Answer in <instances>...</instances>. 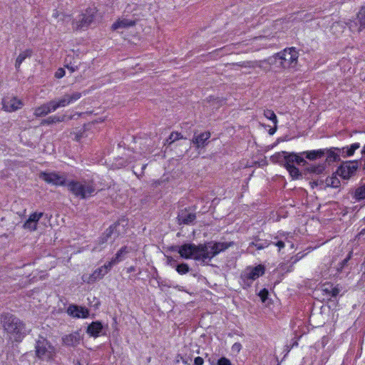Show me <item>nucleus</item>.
<instances>
[{
  "label": "nucleus",
  "instance_id": "f257e3e1",
  "mask_svg": "<svg viewBox=\"0 0 365 365\" xmlns=\"http://www.w3.org/2000/svg\"><path fill=\"white\" fill-rule=\"evenodd\" d=\"M68 190L76 197L81 200L87 199L93 195L96 192L93 181L68 180L66 185Z\"/></svg>",
  "mask_w": 365,
  "mask_h": 365
},
{
  "label": "nucleus",
  "instance_id": "f03ea898",
  "mask_svg": "<svg viewBox=\"0 0 365 365\" xmlns=\"http://www.w3.org/2000/svg\"><path fill=\"white\" fill-rule=\"evenodd\" d=\"M298 58V51L294 47L284 48L273 56L274 63L279 64L284 69L295 68Z\"/></svg>",
  "mask_w": 365,
  "mask_h": 365
},
{
  "label": "nucleus",
  "instance_id": "7ed1b4c3",
  "mask_svg": "<svg viewBox=\"0 0 365 365\" xmlns=\"http://www.w3.org/2000/svg\"><path fill=\"white\" fill-rule=\"evenodd\" d=\"M265 272V267L263 264L247 267L240 275V284L245 289L252 287L253 282Z\"/></svg>",
  "mask_w": 365,
  "mask_h": 365
},
{
  "label": "nucleus",
  "instance_id": "20e7f679",
  "mask_svg": "<svg viewBox=\"0 0 365 365\" xmlns=\"http://www.w3.org/2000/svg\"><path fill=\"white\" fill-rule=\"evenodd\" d=\"M35 349L37 357L43 361H51L56 355L55 346L46 338L41 336L36 341Z\"/></svg>",
  "mask_w": 365,
  "mask_h": 365
},
{
  "label": "nucleus",
  "instance_id": "39448f33",
  "mask_svg": "<svg viewBox=\"0 0 365 365\" xmlns=\"http://www.w3.org/2000/svg\"><path fill=\"white\" fill-rule=\"evenodd\" d=\"M205 250L202 244L185 243L178 247V252L183 259H193L195 261H202V252Z\"/></svg>",
  "mask_w": 365,
  "mask_h": 365
},
{
  "label": "nucleus",
  "instance_id": "423d86ee",
  "mask_svg": "<svg viewBox=\"0 0 365 365\" xmlns=\"http://www.w3.org/2000/svg\"><path fill=\"white\" fill-rule=\"evenodd\" d=\"M232 242H206L202 243V247L205 250L202 252V255L205 257H202V262L206 261L207 259L210 260L214 257L217 255L221 252H223L228 249L231 245Z\"/></svg>",
  "mask_w": 365,
  "mask_h": 365
},
{
  "label": "nucleus",
  "instance_id": "0eeeda50",
  "mask_svg": "<svg viewBox=\"0 0 365 365\" xmlns=\"http://www.w3.org/2000/svg\"><path fill=\"white\" fill-rule=\"evenodd\" d=\"M1 323L4 330L11 334H14L16 341H21V324L18 319L12 315L5 314L1 317Z\"/></svg>",
  "mask_w": 365,
  "mask_h": 365
},
{
  "label": "nucleus",
  "instance_id": "6e6552de",
  "mask_svg": "<svg viewBox=\"0 0 365 365\" xmlns=\"http://www.w3.org/2000/svg\"><path fill=\"white\" fill-rule=\"evenodd\" d=\"M39 178L48 184L55 186H66L68 181L65 175H59L56 172H41Z\"/></svg>",
  "mask_w": 365,
  "mask_h": 365
},
{
  "label": "nucleus",
  "instance_id": "1a4fd4ad",
  "mask_svg": "<svg viewBox=\"0 0 365 365\" xmlns=\"http://www.w3.org/2000/svg\"><path fill=\"white\" fill-rule=\"evenodd\" d=\"M120 222H125V226L128 225V220L125 219L124 217H122L115 222L113 224L110 225L99 237L98 243L100 245L106 243L113 235H115L116 237L120 235V231L118 228L120 226Z\"/></svg>",
  "mask_w": 365,
  "mask_h": 365
},
{
  "label": "nucleus",
  "instance_id": "9d476101",
  "mask_svg": "<svg viewBox=\"0 0 365 365\" xmlns=\"http://www.w3.org/2000/svg\"><path fill=\"white\" fill-rule=\"evenodd\" d=\"M359 167L356 160L346 161L337 169V173L344 179H349L354 175Z\"/></svg>",
  "mask_w": 365,
  "mask_h": 365
},
{
  "label": "nucleus",
  "instance_id": "9b49d317",
  "mask_svg": "<svg viewBox=\"0 0 365 365\" xmlns=\"http://www.w3.org/2000/svg\"><path fill=\"white\" fill-rule=\"evenodd\" d=\"M82 97L80 92H74L72 94H66L58 101H52L53 108L57 110L58 108L65 107L69 104L73 103Z\"/></svg>",
  "mask_w": 365,
  "mask_h": 365
},
{
  "label": "nucleus",
  "instance_id": "f8f14e48",
  "mask_svg": "<svg viewBox=\"0 0 365 365\" xmlns=\"http://www.w3.org/2000/svg\"><path fill=\"white\" fill-rule=\"evenodd\" d=\"M66 313L69 316L76 319H87L89 317L88 309L73 304L68 307Z\"/></svg>",
  "mask_w": 365,
  "mask_h": 365
},
{
  "label": "nucleus",
  "instance_id": "ddd939ff",
  "mask_svg": "<svg viewBox=\"0 0 365 365\" xmlns=\"http://www.w3.org/2000/svg\"><path fill=\"white\" fill-rule=\"evenodd\" d=\"M196 217V213L195 212H190V208L186 207L179 212L177 219L178 224L181 225L193 223Z\"/></svg>",
  "mask_w": 365,
  "mask_h": 365
},
{
  "label": "nucleus",
  "instance_id": "4468645a",
  "mask_svg": "<svg viewBox=\"0 0 365 365\" xmlns=\"http://www.w3.org/2000/svg\"><path fill=\"white\" fill-rule=\"evenodd\" d=\"M82 336L78 331L66 334L62 336V344L65 346L76 347L82 341Z\"/></svg>",
  "mask_w": 365,
  "mask_h": 365
},
{
  "label": "nucleus",
  "instance_id": "2eb2a0df",
  "mask_svg": "<svg viewBox=\"0 0 365 365\" xmlns=\"http://www.w3.org/2000/svg\"><path fill=\"white\" fill-rule=\"evenodd\" d=\"M282 154L284 155V163L285 168H289V166H295L294 163L301 165L306 163L304 159L297 153L283 151Z\"/></svg>",
  "mask_w": 365,
  "mask_h": 365
},
{
  "label": "nucleus",
  "instance_id": "dca6fc26",
  "mask_svg": "<svg viewBox=\"0 0 365 365\" xmlns=\"http://www.w3.org/2000/svg\"><path fill=\"white\" fill-rule=\"evenodd\" d=\"M2 105L6 111L13 112L20 108L21 102L15 96H8L3 98Z\"/></svg>",
  "mask_w": 365,
  "mask_h": 365
},
{
  "label": "nucleus",
  "instance_id": "f3484780",
  "mask_svg": "<svg viewBox=\"0 0 365 365\" xmlns=\"http://www.w3.org/2000/svg\"><path fill=\"white\" fill-rule=\"evenodd\" d=\"M103 326L101 321L92 322L86 328V333L91 337L97 338L101 335H105L102 333Z\"/></svg>",
  "mask_w": 365,
  "mask_h": 365
},
{
  "label": "nucleus",
  "instance_id": "a211bd4d",
  "mask_svg": "<svg viewBox=\"0 0 365 365\" xmlns=\"http://www.w3.org/2000/svg\"><path fill=\"white\" fill-rule=\"evenodd\" d=\"M135 24H112L111 30L112 31H118L120 29V31H119L122 37L124 39H128V41H130L129 38V34L134 32V26Z\"/></svg>",
  "mask_w": 365,
  "mask_h": 365
},
{
  "label": "nucleus",
  "instance_id": "6ab92c4d",
  "mask_svg": "<svg viewBox=\"0 0 365 365\" xmlns=\"http://www.w3.org/2000/svg\"><path fill=\"white\" fill-rule=\"evenodd\" d=\"M43 215V212H35L32 213L28 220L24 222V229H29L30 231L36 230L38 222Z\"/></svg>",
  "mask_w": 365,
  "mask_h": 365
},
{
  "label": "nucleus",
  "instance_id": "aec40b11",
  "mask_svg": "<svg viewBox=\"0 0 365 365\" xmlns=\"http://www.w3.org/2000/svg\"><path fill=\"white\" fill-rule=\"evenodd\" d=\"M55 110H56L53 108V103L52 101H50L36 108L34 113L36 117H42Z\"/></svg>",
  "mask_w": 365,
  "mask_h": 365
},
{
  "label": "nucleus",
  "instance_id": "412c9836",
  "mask_svg": "<svg viewBox=\"0 0 365 365\" xmlns=\"http://www.w3.org/2000/svg\"><path fill=\"white\" fill-rule=\"evenodd\" d=\"M322 291L329 299L336 297L339 293V289L331 282H325L321 286Z\"/></svg>",
  "mask_w": 365,
  "mask_h": 365
},
{
  "label": "nucleus",
  "instance_id": "4be33fe9",
  "mask_svg": "<svg viewBox=\"0 0 365 365\" xmlns=\"http://www.w3.org/2000/svg\"><path fill=\"white\" fill-rule=\"evenodd\" d=\"M288 234L285 232H279L278 235L273 237L274 242H270L271 244L278 247V251L280 252L285 247V242L287 240Z\"/></svg>",
  "mask_w": 365,
  "mask_h": 365
},
{
  "label": "nucleus",
  "instance_id": "5701e85b",
  "mask_svg": "<svg viewBox=\"0 0 365 365\" xmlns=\"http://www.w3.org/2000/svg\"><path fill=\"white\" fill-rule=\"evenodd\" d=\"M97 10L96 7L88 8L84 13L82 14V19L78 23H93L96 21V15Z\"/></svg>",
  "mask_w": 365,
  "mask_h": 365
},
{
  "label": "nucleus",
  "instance_id": "b1692460",
  "mask_svg": "<svg viewBox=\"0 0 365 365\" xmlns=\"http://www.w3.org/2000/svg\"><path fill=\"white\" fill-rule=\"evenodd\" d=\"M327 160L329 162H338L340 160L339 148L331 147L330 148H324Z\"/></svg>",
  "mask_w": 365,
  "mask_h": 365
},
{
  "label": "nucleus",
  "instance_id": "393cba45",
  "mask_svg": "<svg viewBox=\"0 0 365 365\" xmlns=\"http://www.w3.org/2000/svg\"><path fill=\"white\" fill-rule=\"evenodd\" d=\"M211 133L209 131L201 133L199 135H195L192 139V143L199 148L204 147L206 141L210 138Z\"/></svg>",
  "mask_w": 365,
  "mask_h": 365
},
{
  "label": "nucleus",
  "instance_id": "a878e982",
  "mask_svg": "<svg viewBox=\"0 0 365 365\" xmlns=\"http://www.w3.org/2000/svg\"><path fill=\"white\" fill-rule=\"evenodd\" d=\"M301 155H304L305 158L309 160H315L320 159L325 155V151L323 149L312 150L304 151L300 153Z\"/></svg>",
  "mask_w": 365,
  "mask_h": 365
},
{
  "label": "nucleus",
  "instance_id": "bb28decb",
  "mask_svg": "<svg viewBox=\"0 0 365 365\" xmlns=\"http://www.w3.org/2000/svg\"><path fill=\"white\" fill-rule=\"evenodd\" d=\"M360 148L359 143H354L351 145L339 148L340 155L344 158L352 156L355 151Z\"/></svg>",
  "mask_w": 365,
  "mask_h": 365
},
{
  "label": "nucleus",
  "instance_id": "cd10ccee",
  "mask_svg": "<svg viewBox=\"0 0 365 365\" xmlns=\"http://www.w3.org/2000/svg\"><path fill=\"white\" fill-rule=\"evenodd\" d=\"M107 274L105 267H101L97 268L93 271V272L90 275L88 282H93L98 279H101L103 277Z\"/></svg>",
  "mask_w": 365,
  "mask_h": 365
},
{
  "label": "nucleus",
  "instance_id": "c85d7f7f",
  "mask_svg": "<svg viewBox=\"0 0 365 365\" xmlns=\"http://www.w3.org/2000/svg\"><path fill=\"white\" fill-rule=\"evenodd\" d=\"M65 119H66L65 115H54L49 116L46 119L42 120L41 122V125H52V124H54L56 123L63 122L65 120Z\"/></svg>",
  "mask_w": 365,
  "mask_h": 365
},
{
  "label": "nucleus",
  "instance_id": "c756f323",
  "mask_svg": "<svg viewBox=\"0 0 365 365\" xmlns=\"http://www.w3.org/2000/svg\"><path fill=\"white\" fill-rule=\"evenodd\" d=\"M130 252V248L127 246H123L120 248V250L115 253V256L113 257L117 263L123 261L126 255Z\"/></svg>",
  "mask_w": 365,
  "mask_h": 365
},
{
  "label": "nucleus",
  "instance_id": "7c9ffc66",
  "mask_svg": "<svg viewBox=\"0 0 365 365\" xmlns=\"http://www.w3.org/2000/svg\"><path fill=\"white\" fill-rule=\"evenodd\" d=\"M270 245H271V242H269L268 240H261L259 239H257L255 242H252L250 244V247L254 246L255 247H256V249L257 250H261L268 247Z\"/></svg>",
  "mask_w": 365,
  "mask_h": 365
},
{
  "label": "nucleus",
  "instance_id": "2f4dec72",
  "mask_svg": "<svg viewBox=\"0 0 365 365\" xmlns=\"http://www.w3.org/2000/svg\"><path fill=\"white\" fill-rule=\"evenodd\" d=\"M264 115L266 118L270 120L274 125H277L278 120L276 114L272 110L266 109L264 110Z\"/></svg>",
  "mask_w": 365,
  "mask_h": 365
},
{
  "label": "nucleus",
  "instance_id": "473e14b6",
  "mask_svg": "<svg viewBox=\"0 0 365 365\" xmlns=\"http://www.w3.org/2000/svg\"><path fill=\"white\" fill-rule=\"evenodd\" d=\"M354 197L357 200L365 199V185L359 187L355 190Z\"/></svg>",
  "mask_w": 365,
  "mask_h": 365
},
{
  "label": "nucleus",
  "instance_id": "72a5a7b5",
  "mask_svg": "<svg viewBox=\"0 0 365 365\" xmlns=\"http://www.w3.org/2000/svg\"><path fill=\"white\" fill-rule=\"evenodd\" d=\"M286 169L293 179H298L299 176H301V173L296 166H289V168H286Z\"/></svg>",
  "mask_w": 365,
  "mask_h": 365
},
{
  "label": "nucleus",
  "instance_id": "f704fd0d",
  "mask_svg": "<svg viewBox=\"0 0 365 365\" xmlns=\"http://www.w3.org/2000/svg\"><path fill=\"white\" fill-rule=\"evenodd\" d=\"M85 127L81 128L78 131L71 133V135H74V140L79 142L82 138L86 137Z\"/></svg>",
  "mask_w": 365,
  "mask_h": 365
},
{
  "label": "nucleus",
  "instance_id": "c9c22d12",
  "mask_svg": "<svg viewBox=\"0 0 365 365\" xmlns=\"http://www.w3.org/2000/svg\"><path fill=\"white\" fill-rule=\"evenodd\" d=\"M176 271L179 274H185L190 271V267L186 263H181L176 267Z\"/></svg>",
  "mask_w": 365,
  "mask_h": 365
},
{
  "label": "nucleus",
  "instance_id": "e433bc0d",
  "mask_svg": "<svg viewBox=\"0 0 365 365\" xmlns=\"http://www.w3.org/2000/svg\"><path fill=\"white\" fill-rule=\"evenodd\" d=\"M183 138V136L182 135L179 133V132H172L170 133V135H169V138L167 140L168 141H169V143H174L175 141L178 140H180V139H182Z\"/></svg>",
  "mask_w": 365,
  "mask_h": 365
},
{
  "label": "nucleus",
  "instance_id": "4c0bfd02",
  "mask_svg": "<svg viewBox=\"0 0 365 365\" xmlns=\"http://www.w3.org/2000/svg\"><path fill=\"white\" fill-rule=\"evenodd\" d=\"M359 23H365V6H361L357 13Z\"/></svg>",
  "mask_w": 365,
  "mask_h": 365
},
{
  "label": "nucleus",
  "instance_id": "58836bf2",
  "mask_svg": "<svg viewBox=\"0 0 365 365\" xmlns=\"http://www.w3.org/2000/svg\"><path fill=\"white\" fill-rule=\"evenodd\" d=\"M258 295L260 297L262 302H264L268 298L269 292L266 288H263L259 291Z\"/></svg>",
  "mask_w": 365,
  "mask_h": 365
},
{
  "label": "nucleus",
  "instance_id": "ea45409f",
  "mask_svg": "<svg viewBox=\"0 0 365 365\" xmlns=\"http://www.w3.org/2000/svg\"><path fill=\"white\" fill-rule=\"evenodd\" d=\"M118 264L115 260L112 257L111 259L106 263L103 267H105V269L106 270V272L112 268V267L115 264Z\"/></svg>",
  "mask_w": 365,
  "mask_h": 365
},
{
  "label": "nucleus",
  "instance_id": "a19ab883",
  "mask_svg": "<svg viewBox=\"0 0 365 365\" xmlns=\"http://www.w3.org/2000/svg\"><path fill=\"white\" fill-rule=\"evenodd\" d=\"M217 365H232V363L230 359L222 356L218 359Z\"/></svg>",
  "mask_w": 365,
  "mask_h": 365
},
{
  "label": "nucleus",
  "instance_id": "79ce46f5",
  "mask_svg": "<svg viewBox=\"0 0 365 365\" xmlns=\"http://www.w3.org/2000/svg\"><path fill=\"white\" fill-rule=\"evenodd\" d=\"M66 74L65 70L63 68H59L55 73V77L56 78H61Z\"/></svg>",
  "mask_w": 365,
  "mask_h": 365
},
{
  "label": "nucleus",
  "instance_id": "37998d69",
  "mask_svg": "<svg viewBox=\"0 0 365 365\" xmlns=\"http://www.w3.org/2000/svg\"><path fill=\"white\" fill-rule=\"evenodd\" d=\"M180 359L185 365H191L192 358L190 356H181Z\"/></svg>",
  "mask_w": 365,
  "mask_h": 365
},
{
  "label": "nucleus",
  "instance_id": "c03bdc74",
  "mask_svg": "<svg viewBox=\"0 0 365 365\" xmlns=\"http://www.w3.org/2000/svg\"><path fill=\"white\" fill-rule=\"evenodd\" d=\"M242 349V344L240 342H236L232 346V350L239 353Z\"/></svg>",
  "mask_w": 365,
  "mask_h": 365
},
{
  "label": "nucleus",
  "instance_id": "a18cd8bd",
  "mask_svg": "<svg viewBox=\"0 0 365 365\" xmlns=\"http://www.w3.org/2000/svg\"><path fill=\"white\" fill-rule=\"evenodd\" d=\"M65 66L71 72H74L76 71H77L78 69V65H74V64H66Z\"/></svg>",
  "mask_w": 365,
  "mask_h": 365
},
{
  "label": "nucleus",
  "instance_id": "49530a36",
  "mask_svg": "<svg viewBox=\"0 0 365 365\" xmlns=\"http://www.w3.org/2000/svg\"><path fill=\"white\" fill-rule=\"evenodd\" d=\"M22 61H23V55L19 54L16 58V63H15V66L17 69L20 68Z\"/></svg>",
  "mask_w": 365,
  "mask_h": 365
},
{
  "label": "nucleus",
  "instance_id": "de8ad7c7",
  "mask_svg": "<svg viewBox=\"0 0 365 365\" xmlns=\"http://www.w3.org/2000/svg\"><path fill=\"white\" fill-rule=\"evenodd\" d=\"M204 359L201 356H197L194 359V365H203Z\"/></svg>",
  "mask_w": 365,
  "mask_h": 365
},
{
  "label": "nucleus",
  "instance_id": "09e8293b",
  "mask_svg": "<svg viewBox=\"0 0 365 365\" xmlns=\"http://www.w3.org/2000/svg\"><path fill=\"white\" fill-rule=\"evenodd\" d=\"M351 253H349V255L344 259L342 260V262H341L340 269H341L344 267V266L347 264V262L351 258Z\"/></svg>",
  "mask_w": 365,
  "mask_h": 365
},
{
  "label": "nucleus",
  "instance_id": "8fccbe9b",
  "mask_svg": "<svg viewBox=\"0 0 365 365\" xmlns=\"http://www.w3.org/2000/svg\"><path fill=\"white\" fill-rule=\"evenodd\" d=\"M115 23H118V24H120V23H135V21H133V20H129V21L126 20V21H123V20H120V19H118V20H117Z\"/></svg>",
  "mask_w": 365,
  "mask_h": 365
},
{
  "label": "nucleus",
  "instance_id": "3c124183",
  "mask_svg": "<svg viewBox=\"0 0 365 365\" xmlns=\"http://www.w3.org/2000/svg\"><path fill=\"white\" fill-rule=\"evenodd\" d=\"M135 271V267L134 266H130L126 269L127 273H131Z\"/></svg>",
  "mask_w": 365,
  "mask_h": 365
},
{
  "label": "nucleus",
  "instance_id": "603ef678",
  "mask_svg": "<svg viewBox=\"0 0 365 365\" xmlns=\"http://www.w3.org/2000/svg\"><path fill=\"white\" fill-rule=\"evenodd\" d=\"M31 54V51L30 50H26L24 51V59L28 57V56H30Z\"/></svg>",
  "mask_w": 365,
  "mask_h": 365
},
{
  "label": "nucleus",
  "instance_id": "864d4df0",
  "mask_svg": "<svg viewBox=\"0 0 365 365\" xmlns=\"http://www.w3.org/2000/svg\"><path fill=\"white\" fill-rule=\"evenodd\" d=\"M277 130V125H274V128H271L269 130V133L270 135H273Z\"/></svg>",
  "mask_w": 365,
  "mask_h": 365
},
{
  "label": "nucleus",
  "instance_id": "5fc2aeb1",
  "mask_svg": "<svg viewBox=\"0 0 365 365\" xmlns=\"http://www.w3.org/2000/svg\"><path fill=\"white\" fill-rule=\"evenodd\" d=\"M334 183H335V181L332 180L331 181V186L333 187H337L338 185L339 184V181L337 180L336 184H334Z\"/></svg>",
  "mask_w": 365,
  "mask_h": 365
},
{
  "label": "nucleus",
  "instance_id": "6e6d98bb",
  "mask_svg": "<svg viewBox=\"0 0 365 365\" xmlns=\"http://www.w3.org/2000/svg\"><path fill=\"white\" fill-rule=\"evenodd\" d=\"M361 269H364L365 271V257H364V261L361 264Z\"/></svg>",
  "mask_w": 365,
  "mask_h": 365
},
{
  "label": "nucleus",
  "instance_id": "4d7b16f0",
  "mask_svg": "<svg viewBox=\"0 0 365 365\" xmlns=\"http://www.w3.org/2000/svg\"><path fill=\"white\" fill-rule=\"evenodd\" d=\"M361 154L365 155V145L363 146L362 148V150H361Z\"/></svg>",
  "mask_w": 365,
  "mask_h": 365
},
{
  "label": "nucleus",
  "instance_id": "13d9d810",
  "mask_svg": "<svg viewBox=\"0 0 365 365\" xmlns=\"http://www.w3.org/2000/svg\"><path fill=\"white\" fill-rule=\"evenodd\" d=\"M365 29V24H361V26L359 28V30L361 31L362 29Z\"/></svg>",
  "mask_w": 365,
  "mask_h": 365
},
{
  "label": "nucleus",
  "instance_id": "bf43d9fd",
  "mask_svg": "<svg viewBox=\"0 0 365 365\" xmlns=\"http://www.w3.org/2000/svg\"><path fill=\"white\" fill-rule=\"evenodd\" d=\"M302 14H303V12L297 13V16H302Z\"/></svg>",
  "mask_w": 365,
  "mask_h": 365
},
{
  "label": "nucleus",
  "instance_id": "052dcab7",
  "mask_svg": "<svg viewBox=\"0 0 365 365\" xmlns=\"http://www.w3.org/2000/svg\"><path fill=\"white\" fill-rule=\"evenodd\" d=\"M364 232H365V229H363V230H361V232H360V234L361 235V234H364Z\"/></svg>",
  "mask_w": 365,
  "mask_h": 365
},
{
  "label": "nucleus",
  "instance_id": "680f3d73",
  "mask_svg": "<svg viewBox=\"0 0 365 365\" xmlns=\"http://www.w3.org/2000/svg\"><path fill=\"white\" fill-rule=\"evenodd\" d=\"M271 29H272V30H274V29H275V28H274V25H272V28H271Z\"/></svg>",
  "mask_w": 365,
  "mask_h": 365
},
{
  "label": "nucleus",
  "instance_id": "e2e57ef3",
  "mask_svg": "<svg viewBox=\"0 0 365 365\" xmlns=\"http://www.w3.org/2000/svg\"><path fill=\"white\" fill-rule=\"evenodd\" d=\"M75 365H82L79 361H78Z\"/></svg>",
  "mask_w": 365,
  "mask_h": 365
},
{
  "label": "nucleus",
  "instance_id": "0e129e2a",
  "mask_svg": "<svg viewBox=\"0 0 365 365\" xmlns=\"http://www.w3.org/2000/svg\"><path fill=\"white\" fill-rule=\"evenodd\" d=\"M364 169L365 170V159H364Z\"/></svg>",
  "mask_w": 365,
  "mask_h": 365
}]
</instances>
